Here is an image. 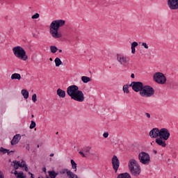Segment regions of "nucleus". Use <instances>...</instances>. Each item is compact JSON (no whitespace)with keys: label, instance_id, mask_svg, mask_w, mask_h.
Returning a JSON list of instances; mask_svg holds the SVG:
<instances>
[{"label":"nucleus","instance_id":"f257e3e1","mask_svg":"<svg viewBox=\"0 0 178 178\" xmlns=\"http://www.w3.org/2000/svg\"><path fill=\"white\" fill-rule=\"evenodd\" d=\"M66 24V21L63 19H56L51 22L49 25V33L56 40L58 38H62V33L59 32V28L63 27Z\"/></svg>","mask_w":178,"mask_h":178},{"label":"nucleus","instance_id":"f03ea898","mask_svg":"<svg viewBox=\"0 0 178 178\" xmlns=\"http://www.w3.org/2000/svg\"><path fill=\"white\" fill-rule=\"evenodd\" d=\"M67 94L72 99L76 102H84V93L79 90V86L76 85L70 86L67 88Z\"/></svg>","mask_w":178,"mask_h":178},{"label":"nucleus","instance_id":"7ed1b4c3","mask_svg":"<svg viewBox=\"0 0 178 178\" xmlns=\"http://www.w3.org/2000/svg\"><path fill=\"white\" fill-rule=\"evenodd\" d=\"M170 138V131L166 128H161L160 129L159 138L155 140L156 144L165 148L166 147V141Z\"/></svg>","mask_w":178,"mask_h":178},{"label":"nucleus","instance_id":"20e7f679","mask_svg":"<svg viewBox=\"0 0 178 178\" xmlns=\"http://www.w3.org/2000/svg\"><path fill=\"white\" fill-rule=\"evenodd\" d=\"M13 52L15 56L21 60L26 61L29 59V56L26 54V51L20 46H17L13 48Z\"/></svg>","mask_w":178,"mask_h":178},{"label":"nucleus","instance_id":"39448f33","mask_svg":"<svg viewBox=\"0 0 178 178\" xmlns=\"http://www.w3.org/2000/svg\"><path fill=\"white\" fill-rule=\"evenodd\" d=\"M128 166L133 176H139L140 173H141L140 165H138V163H137V161L135 159H131L129 162Z\"/></svg>","mask_w":178,"mask_h":178},{"label":"nucleus","instance_id":"423d86ee","mask_svg":"<svg viewBox=\"0 0 178 178\" xmlns=\"http://www.w3.org/2000/svg\"><path fill=\"white\" fill-rule=\"evenodd\" d=\"M139 94L140 97H143V98H151V97H153L154 94H155V90H154L152 86L148 85L143 86V88Z\"/></svg>","mask_w":178,"mask_h":178},{"label":"nucleus","instance_id":"0eeeda50","mask_svg":"<svg viewBox=\"0 0 178 178\" xmlns=\"http://www.w3.org/2000/svg\"><path fill=\"white\" fill-rule=\"evenodd\" d=\"M117 60L124 67H127L130 65V58L123 54H117Z\"/></svg>","mask_w":178,"mask_h":178},{"label":"nucleus","instance_id":"6e6552de","mask_svg":"<svg viewBox=\"0 0 178 178\" xmlns=\"http://www.w3.org/2000/svg\"><path fill=\"white\" fill-rule=\"evenodd\" d=\"M138 159L143 165H149V162H151V157L149 156V154L145 152L139 153Z\"/></svg>","mask_w":178,"mask_h":178},{"label":"nucleus","instance_id":"1a4fd4ad","mask_svg":"<svg viewBox=\"0 0 178 178\" xmlns=\"http://www.w3.org/2000/svg\"><path fill=\"white\" fill-rule=\"evenodd\" d=\"M79 154H80L83 158H87V156H97V154L94 152L91 147H83L82 151H80Z\"/></svg>","mask_w":178,"mask_h":178},{"label":"nucleus","instance_id":"9d476101","mask_svg":"<svg viewBox=\"0 0 178 178\" xmlns=\"http://www.w3.org/2000/svg\"><path fill=\"white\" fill-rule=\"evenodd\" d=\"M153 80L158 84H165L166 83V76L162 72H156L153 75Z\"/></svg>","mask_w":178,"mask_h":178},{"label":"nucleus","instance_id":"9b49d317","mask_svg":"<svg viewBox=\"0 0 178 178\" xmlns=\"http://www.w3.org/2000/svg\"><path fill=\"white\" fill-rule=\"evenodd\" d=\"M129 87H132V90L135 91V92H139L140 94L144 87V83L140 81H132Z\"/></svg>","mask_w":178,"mask_h":178},{"label":"nucleus","instance_id":"f8f14e48","mask_svg":"<svg viewBox=\"0 0 178 178\" xmlns=\"http://www.w3.org/2000/svg\"><path fill=\"white\" fill-rule=\"evenodd\" d=\"M12 165L15 169L14 170H17L19 168H25V172H29L27 164L24 160H22V161H13Z\"/></svg>","mask_w":178,"mask_h":178},{"label":"nucleus","instance_id":"ddd939ff","mask_svg":"<svg viewBox=\"0 0 178 178\" xmlns=\"http://www.w3.org/2000/svg\"><path fill=\"white\" fill-rule=\"evenodd\" d=\"M167 5L171 10H178V0H167Z\"/></svg>","mask_w":178,"mask_h":178},{"label":"nucleus","instance_id":"4468645a","mask_svg":"<svg viewBox=\"0 0 178 178\" xmlns=\"http://www.w3.org/2000/svg\"><path fill=\"white\" fill-rule=\"evenodd\" d=\"M111 163L115 172L118 173L119 166H120V161H119V159H118V156H113L111 160Z\"/></svg>","mask_w":178,"mask_h":178},{"label":"nucleus","instance_id":"2eb2a0df","mask_svg":"<svg viewBox=\"0 0 178 178\" xmlns=\"http://www.w3.org/2000/svg\"><path fill=\"white\" fill-rule=\"evenodd\" d=\"M160 130L158 128H153L149 133V137H151V138H159L158 137H159V134H160Z\"/></svg>","mask_w":178,"mask_h":178},{"label":"nucleus","instance_id":"dca6fc26","mask_svg":"<svg viewBox=\"0 0 178 178\" xmlns=\"http://www.w3.org/2000/svg\"><path fill=\"white\" fill-rule=\"evenodd\" d=\"M20 138H22V137H20L19 134H16L14 136L13 140H11V145H16V144L20 141Z\"/></svg>","mask_w":178,"mask_h":178},{"label":"nucleus","instance_id":"f3484780","mask_svg":"<svg viewBox=\"0 0 178 178\" xmlns=\"http://www.w3.org/2000/svg\"><path fill=\"white\" fill-rule=\"evenodd\" d=\"M12 173L15 175L16 178H26V175L23 172H17V170L12 171Z\"/></svg>","mask_w":178,"mask_h":178},{"label":"nucleus","instance_id":"a211bd4d","mask_svg":"<svg viewBox=\"0 0 178 178\" xmlns=\"http://www.w3.org/2000/svg\"><path fill=\"white\" fill-rule=\"evenodd\" d=\"M56 94L60 98H65L66 97V92L60 88L57 90Z\"/></svg>","mask_w":178,"mask_h":178},{"label":"nucleus","instance_id":"6ab92c4d","mask_svg":"<svg viewBox=\"0 0 178 178\" xmlns=\"http://www.w3.org/2000/svg\"><path fill=\"white\" fill-rule=\"evenodd\" d=\"M138 47V43L137 42H133L131 43V54H136V47Z\"/></svg>","mask_w":178,"mask_h":178},{"label":"nucleus","instance_id":"aec40b11","mask_svg":"<svg viewBox=\"0 0 178 178\" xmlns=\"http://www.w3.org/2000/svg\"><path fill=\"white\" fill-rule=\"evenodd\" d=\"M22 76L20 74L14 73L11 75V80H21Z\"/></svg>","mask_w":178,"mask_h":178},{"label":"nucleus","instance_id":"412c9836","mask_svg":"<svg viewBox=\"0 0 178 178\" xmlns=\"http://www.w3.org/2000/svg\"><path fill=\"white\" fill-rule=\"evenodd\" d=\"M117 178H131V177L130 174L125 172L118 175Z\"/></svg>","mask_w":178,"mask_h":178},{"label":"nucleus","instance_id":"4be33fe9","mask_svg":"<svg viewBox=\"0 0 178 178\" xmlns=\"http://www.w3.org/2000/svg\"><path fill=\"white\" fill-rule=\"evenodd\" d=\"M55 62V65L56 66V67H59V66H60V65H63V63H62V60H60V58H56L54 60Z\"/></svg>","mask_w":178,"mask_h":178},{"label":"nucleus","instance_id":"5701e85b","mask_svg":"<svg viewBox=\"0 0 178 178\" xmlns=\"http://www.w3.org/2000/svg\"><path fill=\"white\" fill-rule=\"evenodd\" d=\"M81 79V81H83L84 83H90V81H91V78L88 76H83Z\"/></svg>","mask_w":178,"mask_h":178},{"label":"nucleus","instance_id":"b1692460","mask_svg":"<svg viewBox=\"0 0 178 178\" xmlns=\"http://www.w3.org/2000/svg\"><path fill=\"white\" fill-rule=\"evenodd\" d=\"M21 94L23 95L25 99H27L29 98V91H27V90L23 89L21 91Z\"/></svg>","mask_w":178,"mask_h":178},{"label":"nucleus","instance_id":"393cba45","mask_svg":"<svg viewBox=\"0 0 178 178\" xmlns=\"http://www.w3.org/2000/svg\"><path fill=\"white\" fill-rule=\"evenodd\" d=\"M49 177L50 178H56V177L58 176V173H56L55 171L52 170V171H49L48 172Z\"/></svg>","mask_w":178,"mask_h":178},{"label":"nucleus","instance_id":"a878e982","mask_svg":"<svg viewBox=\"0 0 178 178\" xmlns=\"http://www.w3.org/2000/svg\"><path fill=\"white\" fill-rule=\"evenodd\" d=\"M0 152H2L3 154H8V155H9V154H10V152H13V151H10L8 149H5L3 147H1L0 148Z\"/></svg>","mask_w":178,"mask_h":178},{"label":"nucleus","instance_id":"bb28decb","mask_svg":"<svg viewBox=\"0 0 178 178\" xmlns=\"http://www.w3.org/2000/svg\"><path fill=\"white\" fill-rule=\"evenodd\" d=\"M69 178H79L77 175L74 174L73 172H68V175H67Z\"/></svg>","mask_w":178,"mask_h":178},{"label":"nucleus","instance_id":"cd10ccee","mask_svg":"<svg viewBox=\"0 0 178 178\" xmlns=\"http://www.w3.org/2000/svg\"><path fill=\"white\" fill-rule=\"evenodd\" d=\"M71 165L72 169H75L74 172H77V163H76V162H74L73 159L71 160Z\"/></svg>","mask_w":178,"mask_h":178},{"label":"nucleus","instance_id":"c85d7f7f","mask_svg":"<svg viewBox=\"0 0 178 178\" xmlns=\"http://www.w3.org/2000/svg\"><path fill=\"white\" fill-rule=\"evenodd\" d=\"M122 90L124 91V92H125L126 94H129L130 93V90H129V85H124L122 88Z\"/></svg>","mask_w":178,"mask_h":178},{"label":"nucleus","instance_id":"c756f323","mask_svg":"<svg viewBox=\"0 0 178 178\" xmlns=\"http://www.w3.org/2000/svg\"><path fill=\"white\" fill-rule=\"evenodd\" d=\"M69 172H70V170H68V169H62L60 171V175H68Z\"/></svg>","mask_w":178,"mask_h":178},{"label":"nucleus","instance_id":"7c9ffc66","mask_svg":"<svg viewBox=\"0 0 178 178\" xmlns=\"http://www.w3.org/2000/svg\"><path fill=\"white\" fill-rule=\"evenodd\" d=\"M50 51L51 54H56V52L58 51V47H56V46H51Z\"/></svg>","mask_w":178,"mask_h":178},{"label":"nucleus","instance_id":"2f4dec72","mask_svg":"<svg viewBox=\"0 0 178 178\" xmlns=\"http://www.w3.org/2000/svg\"><path fill=\"white\" fill-rule=\"evenodd\" d=\"M32 101H33V102H37V95L36 94H33L32 95Z\"/></svg>","mask_w":178,"mask_h":178},{"label":"nucleus","instance_id":"473e14b6","mask_svg":"<svg viewBox=\"0 0 178 178\" xmlns=\"http://www.w3.org/2000/svg\"><path fill=\"white\" fill-rule=\"evenodd\" d=\"M38 17H40V14H38V13H36L35 15H33L31 17V19H38Z\"/></svg>","mask_w":178,"mask_h":178},{"label":"nucleus","instance_id":"72a5a7b5","mask_svg":"<svg viewBox=\"0 0 178 178\" xmlns=\"http://www.w3.org/2000/svg\"><path fill=\"white\" fill-rule=\"evenodd\" d=\"M35 126H36L35 122L31 121V123L30 124V129H34V127H35Z\"/></svg>","mask_w":178,"mask_h":178},{"label":"nucleus","instance_id":"f704fd0d","mask_svg":"<svg viewBox=\"0 0 178 178\" xmlns=\"http://www.w3.org/2000/svg\"><path fill=\"white\" fill-rule=\"evenodd\" d=\"M103 137L104 138H108V137H109V133L108 132H104V134H103Z\"/></svg>","mask_w":178,"mask_h":178},{"label":"nucleus","instance_id":"c9c22d12","mask_svg":"<svg viewBox=\"0 0 178 178\" xmlns=\"http://www.w3.org/2000/svg\"><path fill=\"white\" fill-rule=\"evenodd\" d=\"M142 47H144V48L145 49H148V44H147V43H145V42H143L142 43Z\"/></svg>","mask_w":178,"mask_h":178},{"label":"nucleus","instance_id":"e433bc0d","mask_svg":"<svg viewBox=\"0 0 178 178\" xmlns=\"http://www.w3.org/2000/svg\"><path fill=\"white\" fill-rule=\"evenodd\" d=\"M145 115L147 119H151V114L149 113H145Z\"/></svg>","mask_w":178,"mask_h":178},{"label":"nucleus","instance_id":"4c0bfd02","mask_svg":"<svg viewBox=\"0 0 178 178\" xmlns=\"http://www.w3.org/2000/svg\"><path fill=\"white\" fill-rule=\"evenodd\" d=\"M26 149H27V151H30V145L29 144L26 145Z\"/></svg>","mask_w":178,"mask_h":178},{"label":"nucleus","instance_id":"58836bf2","mask_svg":"<svg viewBox=\"0 0 178 178\" xmlns=\"http://www.w3.org/2000/svg\"><path fill=\"white\" fill-rule=\"evenodd\" d=\"M0 178H5V177L3 176V172H2L1 171H0Z\"/></svg>","mask_w":178,"mask_h":178},{"label":"nucleus","instance_id":"ea45409f","mask_svg":"<svg viewBox=\"0 0 178 178\" xmlns=\"http://www.w3.org/2000/svg\"><path fill=\"white\" fill-rule=\"evenodd\" d=\"M131 79H134V77H136V75H134V74H131Z\"/></svg>","mask_w":178,"mask_h":178},{"label":"nucleus","instance_id":"a19ab883","mask_svg":"<svg viewBox=\"0 0 178 178\" xmlns=\"http://www.w3.org/2000/svg\"><path fill=\"white\" fill-rule=\"evenodd\" d=\"M154 154H155L156 155L158 154V152L156 150H154L153 151Z\"/></svg>","mask_w":178,"mask_h":178},{"label":"nucleus","instance_id":"79ce46f5","mask_svg":"<svg viewBox=\"0 0 178 178\" xmlns=\"http://www.w3.org/2000/svg\"><path fill=\"white\" fill-rule=\"evenodd\" d=\"M29 174L31 175L32 178H34V177H33L34 175L31 172H29Z\"/></svg>","mask_w":178,"mask_h":178},{"label":"nucleus","instance_id":"37998d69","mask_svg":"<svg viewBox=\"0 0 178 178\" xmlns=\"http://www.w3.org/2000/svg\"><path fill=\"white\" fill-rule=\"evenodd\" d=\"M43 172H47V168H43Z\"/></svg>","mask_w":178,"mask_h":178},{"label":"nucleus","instance_id":"c03bdc74","mask_svg":"<svg viewBox=\"0 0 178 178\" xmlns=\"http://www.w3.org/2000/svg\"><path fill=\"white\" fill-rule=\"evenodd\" d=\"M54 153L50 154L49 156H54Z\"/></svg>","mask_w":178,"mask_h":178},{"label":"nucleus","instance_id":"a18cd8bd","mask_svg":"<svg viewBox=\"0 0 178 178\" xmlns=\"http://www.w3.org/2000/svg\"><path fill=\"white\" fill-rule=\"evenodd\" d=\"M58 52L62 53V49H59Z\"/></svg>","mask_w":178,"mask_h":178},{"label":"nucleus","instance_id":"49530a36","mask_svg":"<svg viewBox=\"0 0 178 178\" xmlns=\"http://www.w3.org/2000/svg\"><path fill=\"white\" fill-rule=\"evenodd\" d=\"M49 60L52 61V58H49Z\"/></svg>","mask_w":178,"mask_h":178},{"label":"nucleus","instance_id":"de8ad7c7","mask_svg":"<svg viewBox=\"0 0 178 178\" xmlns=\"http://www.w3.org/2000/svg\"><path fill=\"white\" fill-rule=\"evenodd\" d=\"M37 147H38V148H40V145H38V146H37Z\"/></svg>","mask_w":178,"mask_h":178},{"label":"nucleus","instance_id":"09e8293b","mask_svg":"<svg viewBox=\"0 0 178 178\" xmlns=\"http://www.w3.org/2000/svg\"><path fill=\"white\" fill-rule=\"evenodd\" d=\"M31 118H34V115H31Z\"/></svg>","mask_w":178,"mask_h":178},{"label":"nucleus","instance_id":"8fccbe9b","mask_svg":"<svg viewBox=\"0 0 178 178\" xmlns=\"http://www.w3.org/2000/svg\"><path fill=\"white\" fill-rule=\"evenodd\" d=\"M152 143H154V141L151 143V145H152V144H153Z\"/></svg>","mask_w":178,"mask_h":178},{"label":"nucleus","instance_id":"3c124183","mask_svg":"<svg viewBox=\"0 0 178 178\" xmlns=\"http://www.w3.org/2000/svg\"><path fill=\"white\" fill-rule=\"evenodd\" d=\"M47 178H51V177H47Z\"/></svg>","mask_w":178,"mask_h":178},{"label":"nucleus","instance_id":"603ef678","mask_svg":"<svg viewBox=\"0 0 178 178\" xmlns=\"http://www.w3.org/2000/svg\"><path fill=\"white\" fill-rule=\"evenodd\" d=\"M58 134V132L56 133V134Z\"/></svg>","mask_w":178,"mask_h":178}]
</instances>
